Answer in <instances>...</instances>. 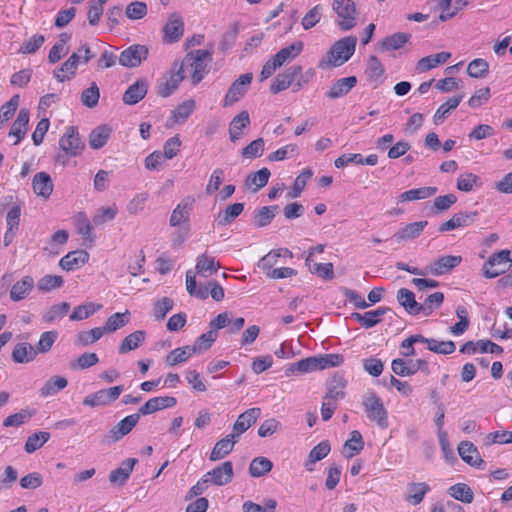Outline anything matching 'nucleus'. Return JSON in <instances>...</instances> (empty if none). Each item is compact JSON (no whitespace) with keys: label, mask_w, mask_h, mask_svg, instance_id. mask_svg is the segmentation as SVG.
I'll return each instance as SVG.
<instances>
[{"label":"nucleus","mask_w":512,"mask_h":512,"mask_svg":"<svg viewBox=\"0 0 512 512\" xmlns=\"http://www.w3.org/2000/svg\"><path fill=\"white\" fill-rule=\"evenodd\" d=\"M357 39L354 36H347L338 40L329 50L327 60H322L319 67H338L347 62L355 52Z\"/></svg>","instance_id":"obj_1"},{"label":"nucleus","mask_w":512,"mask_h":512,"mask_svg":"<svg viewBox=\"0 0 512 512\" xmlns=\"http://www.w3.org/2000/svg\"><path fill=\"white\" fill-rule=\"evenodd\" d=\"M210 60L211 53L208 50H194L185 56L179 68H182L183 72L185 70L191 71L192 84L195 86L202 81L208 72L206 62Z\"/></svg>","instance_id":"obj_2"},{"label":"nucleus","mask_w":512,"mask_h":512,"mask_svg":"<svg viewBox=\"0 0 512 512\" xmlns=\"http://www.w3.org/2000/svg\"><path fill=\"white\" fill-rule=\"evenodd\" d=\"M302 66L293 65L287 68L284 72L278 74L270 87L273 94H278L281 91L286 90L290 86H293V91L300 90L306 83L302 73Z\"/></svg>","instance_id":"obj_3"},{"label":"nucleus","mask_w":512,"mask_h":512,"mask_svg":"<svg viewBox=\"0 0 512 512\" xmlns=\"http://www.w3.org/2000/svg\"><path fill=\"white\" fill-rule=\"evenodd\" d=\"M362 405L371 421L375 422L381 429L388 427V412L379 396L374 392L366 394L363 397Z\"/></svg>","instance_id":"obj_4"},{"label":"nucleus","mask_w":512,"mask_h":512,"mask_svg":"<svg viewBox=\"0 0 512 512\" xmlns=\"http://www.w3.org/2000/svg\"><path fill=\"white\" fill-rule=\"evenodd\" d=\"M512 264L511 253L509 250H501L494 253L484 263L482 271L486 278H495L503 274Z\"/></svg>","instance_id":"obj_5"},{"label":"nucleus","mask_w":512,"mask_h":512,"mask_svg":"<svg viewBox=\"0 0 512 512\" xmlns=\"http://www.w3.org/2000/svg\"><path fill=\"white\" fill-rule=\"evenodd\" d=\"M123 391V386L118 385L107 389H101L83 399V404L89 407L108 406L117 400Z\"/></svg>","instance_id":"obj_6"},{"label":"nucleus","mask_w":512,"mask_h":512,"mask_svg":"<svg viewBox=\"0 0 512 512\" xmlns=\"http://www.w3.org/2000/svg\"><path fill=\"white\" fill-rule=\"evenodd\" d=\"M391 368L396 375L402 377L414 375L417 371H422L426 375L430 373L428 362L423 359L406 361L396 358L392 361Z\"/></svg>","instance_id":"obj_7"},{"label":"nucleus","mask_w":512,"mask_h":512,"mask_svg":"<svg viewBox=\"0 0 512 512\" xmlns=\"http://www.w3.org/2000/svg\"><path fill=\"white\" fill-rule=\"evenodd\" d=\"M333 9L341 20L338 22L343 31H348L356 25L355 6L351 0H334Z\"/></svg>","instance_id":"obj_8"},{"label":"nucleus","mask_w":512,"mask_h":512,"mask_svg":"<svg viewBox=\"0 0 512 512\" xmlns=\"http://www.w3.org/2000/svg\"><path fill=\"white\" fill-rule=\"evenodd\" d=\"M139 419L140 413H135L126 416L112 427V429L105 436L104 441H106L107 443L119 441L133 430V428L137 425Z\"/></svg>","instance_id":"obj_9"},{"label":"nucleus","mask_w":512,"mask_h":512,"mask_svg":"<svg viewBox=\"0 0 512 512\" xmlns=\"http://www.w3.org/2000/svg\"><path fill=\"white\" fill-rule=\"evenodd\" d=\"M252 79V73H246L237 78L229 87L223 101V106L229 107L239 101L246 93Z\"/></svg>","instance_id":"obj_10"},{"label":"nucleus","mask_w":512,"mask_h":512,"mask_svg":"<svg viewBox=\"0 0 512 512\" xmlns=\"http://www.w3.org/2000/svg\"><path fill=\"white\" fill-rule=\"evenodd\" d=\"M148 56V48L145 45L134 44L121 52L118 60L124 67H137Z\"/></svg>","instance_id":"obj_11"},{"label":"nucleus","mask_w":512,"mask_h":512,"mask_svg":"<svg viewBox=\"0 0 512 512\" xmlns=\"http://www.w3.org/2000/svg\"><path fill=\"white\" fill-rule=\"evenodd\" d=\"M59 145L61 149L70 156H77L84 148V144L79 138L77 128L74 126L67 127L66 132L59 141Z\"/></svg>","instance_id":"obj_12"},{"label":"nucleus","mask_w":512,"mask_h":512,"mask_svg":"<svg viewBox=\"0 0 512 512\" xmlns=\"http://www.w3.org/2000/svg\"><path fill=\"white\" fill-rule=\"evenodd\" d=\"M184 33V22L182 18L173 13L169 16L168 22L163 27V41L165 43H175L180 40Z\"/></svg>","instance_id":"obj_13"},{"label":"nucleus","mask_w":512,"mask_h":512,"mask_svg":"<svg viewBox=\"0 0 512 512\" xmlns=\"http://www.w3.org/2000/svg\"><path fill=\"white\" fill-rule=\"evenodd\" d=\"M462 262L461 256L446 255L442 256L428 265L430 274L442 276L449 273Z\"/></svg>","instance_id":"obj_14"},{"label":"nucleus","mask_w":512,"mask_h":512,"mask_svg":"<svg viewBox=\"0 0 512 512\" xmlns=\"http://www.w3.org/2000/svg\"><path fill=\"white\" fill-rule=\"evenodd\" d=\"M233 475L232 462L227 461L207 472L205 477L209 480V483L223 486L232 481Z\"/></svg>","instance_id":"obj_15"},{"label":"nucleus","mask_w":512,"mask_h":512,"mask_svg":"<svg viewBox=\"0 0 512 512\" xmlns=\"http://www.w3.org/2000/svg\"><path fill=\"white\" fill-rule=\"evenodd\" d=\"M387 313L395 315L389 307H378L376 310L368 311L364 314L354 312L351 314V318L357 321L362 327L368 329L377 325L381 321V317Z\"/></svg>","instance_id":"obj_16"},{"label":"nucleus","mask_w":512,"mask_h":512,"mask_svg":"<svg viewBox=\"0 0 512 512\" xmlns=\"http://www.w3.org/2000/svg\"><path fill=\"white\" fill-rule=\"evenodd\" d=\"M177 400L172 396H159L149 399L138 413L141 415H149L165 408H172L176 405Z\"/></svg>","instance_id":"obj_17"},{"label":"nucleus","mask_w":512,"mask_h":512,"mask_svg":"<svg viewBox=\"0 0 512 512\" xmlns=\"http://www.w3.org/2000/svg\"><path fill=\"white\" fill-rule=\"evenodd\" d=\"M458 454L464 462L471 466L479 468L484 464L477 447L470 441H462L459 443Z\"/></svg>","instance_id":"obj_18"},{"label":"nucleus","mask_w":512,"mask_h":512,"mask_svg":"<svg viewBox=\"0 0 512 512\" xmlns=\"http://www.w3.org/2000/svg\"><path fill=\"white\" fill-rule=\"evenodd\" d=\"M487 347H490L491 354H500L503 352L501 346L487 339H481L476 342L468 341L460 348V352L463 354H474L477 350H480L482 353H487Z\"/></svg>","instance_id":"obj_19"},{"label":"nucleus","mask_w":512,"mask_h":512,"mask_svg":"<svg viewBox=\"0 0 512 512\" xmlns=\"http://www.w3.org/2000/svg\"><path fill=\"white\" fill-rule=\"evenodd\" d=\"M260 415L261 409L258 407L247 409L238 416L233 425V430L237 432V435L243 434L256 422Z\"/></svg>","instance_id":"obj_20"},{"label":"nucleus","mask_w":512,"mask_h":512,"mask_svg":"<svg viewBox=\"0 0 512 512\" xmlns=\"http://www.w3.org/2000/svg\"><path fill=\"white\" fill-rule=\"evenodd\" d=\"M148 84L145 80H137L130 85L123 94V102L128 105H134L141 101L147 94Z\"/></svg>","instance_id":"obj_21"},{"label":"nucleus","mask_w":512,"mask_h":512,"mask_svg":"<svg viewBox=\"0 0 512 512\" xmlns=\"http://www.w3.org/2000/svg\"><path fill=\"white\" fill-rule=\"evenodd\" d=\"M185 78L182 68L173 72L169 78L161 79L157 85V92L162 97L170 96L179 86L181 81Z\"/></svg>","instance_id":"obj_22"},{"label":"nucleus","mask_w":512,"mask_h":512,"mask_svg":"<svg viewBox=\"0 0 512 512\" xmlns=\"http://www.w3.org/2000/svg\"><path fill=\"white\" fill-rule=\"evenodd\" d=\"M192 205L193 199H187L180 202L172 211L169 219L170 226L176 227L182 223H188L190 219V213L192 211Z\"/></svg>","instance_id":"obj_23"},{"label":"nucleus","mask_w":512,"mask_h":512,"mask_svg":"<svg viewBox=\"0 0 512 512\" xmlns=\"http://www.w3.org/2000/svg\"><path fill=\"white\" fill-rule=\"evenodd\" d=\"M34 279L27 275L11 286L10 299L14 302L25 299L34 288Z\"/></svg>","instance_id":"obj_24"},{"label":"nucleus","mask_w":512,"mask_h":512,"mask_svg":"<svg viewBox=\"0 0 512 512\" xmlns=\"http://www.w3.org/2000/svg\"><path fill=\"white\" fill-rule=\"evenodd\" d=\"M33 191L36 195L47 199L53 191V182L46 172H38L32 180Z\"/></svg>","instance_id":"obj_25"},{"label":"nucleus","mask_w":512,"mask_h":512,"mask_svg":"<svg viewBox=\"0 0 512 512\" xmlns=\"http://www.w3.org/2000/svg\"><path fill=\"white\" fill-rule=\"evenodd\" d=\"M29 117V111L23 108L19 111L16 120L13 122L9 131V136L16 137L14 145H18L20 141L25 137L29 123Z\"/></svg>","instance_id":"obj_26"},{"label":"nucleus","mask_w":512,"mask_h":512,"mask_svg":"<svg viewBox=\"0 0 512 512\" xmlns=\"http://www.w3.org/2000/svg\"><path fill=\"white\" fill-rule=\"evenodd\" d=\"M427 224L426 220L410 223L397 231L392 239L397 242L415 239L421 235Z\"/></svg>","instance_id":"obj_27"},{"label":"nucleus","mask_w":512,"mask_h":512,"mask_svg":"<svg viewBox=\"0 0 512 512\" xmlns=\"http://www.w3.org/2000/svg\"><path fill=\"white\" fill-rule=\"evenodd\" d=\"M37 356V351L30 343H17L12 351V359L15 363L25 364L32 362Z\"/></svg>","instance_id":"obj_28"},{"label":"nucleus","mask_w":512,"mask_h":512,"mask_svg":"<svg viewBox=\"0 0 512 512\" xmlns=\"http://www.w3.org/2000/svg\"><path fill=\"white\" fill-rule=\"evenodd\" d=\"M137 463V459L128 458L126 459L121 467L112 470L109 474V481L113 484L124 485L128 480L134 465Z\"/></svg>","instance_id":"obj_29"},{"label":"nucleus","mask_w":512,"mask_h":512,"mask_svg":"<svg viewBox=\"0 0 512 512\" xmlns=\"http://www.w3.org/2000/svg\"><path fill=\"white\" fill-rule=\"evenodd\" d=\"M303 48V42L297 41L279 50L272 58L281 67L295 59L302 52Z\"/></svg>","instance_id":"obj_30"},{"label":"nucleus","mask_w":512,"mask_h":512,"mask_svg":"<svg viewBox=\"0 0 512 512\" xmlns=\"http://www.w3.org/2000/svg\"><path fill=\"white\" fill-rule=\"evenodd\" d=\"M357 84V78L355 76H349L345 78L338 79L335 81L327 92V97L336 99L340 98L355 87Z\"/></svg>","instance_id":"obj_31"},{"label":"nucleus","mask_w":512,"mask_h":512,"mask_svg":"<svg viewBox=\"0 0 512 512\" xmlns=\"http://www.w3.org/2000/svg\"><path fill=\"white\" fill-rule=\"evenodd\" d=\"M89 259V254L84 250L72 251L61 258L59 265L63 270L71 271L80 265L85 264Z\"/></svg>","instance_id":"obj_32"},{"label":"nucleus","mask_w":512,"mask_h":512,"mask_svg":"<svg viewBox=\"0 0 512 512\" xmlns=\"http://www.w3.org/2000/svg\"><path fill=\"white\" fill-rule=\"evenodd\" d=\"M270 175L269 169L264 167L255 173L249 174L245 180V186L256 193L267 185Z\"/></svg>","instance_id":"obj_33"},{"label":"nucleus","mask_w":512,"mask_h":512,"mask_svg":"<svg viewBox=\"0 0 512 512\" xmlns=\"http://www.w3.org/2000/svg\"><path fill=\"white\" fill-rule=\"evenodd\" d=\"M219 268L220 264L215 261L214 257L206 254H202L197 257L195 269L199 275L209 277L217 272Z\"/></svg>","instance_id":"obj_34"},{"label":"nucleus","mask_w":512,"mask_h":512,"mask_svg":"<svg viewBox=\"0 0 512 512\" xmlns=\"http://www.w3.org/2000/svg\"><path fill=\"white\" fill-rule=\"evenodd\" d=\"M250 124V117L247 111H242L236 115L229 125V135L232 142L240 139L242 129Z\"/></svg>","instance_id":"obj_35"},{"label":"nucleus","mask_w":512,"mask_h":512,"mask_svg":"<svg viewBox=\"0 0 512 512\" xmlns=\"http://www.w3.org/2000/svg\"><path fill=\"white\" fill-rule=\"evenodd\" d=\"M330 443L328 441H322L312 448L308 455V459L305 463V468L308 471L314 470V464L317 461L324 459L330 452Z\"/></svg>","instance_id":"obj_36"},{"label":"nucleus","mask_w":512,"mask_h":512,"mask_svg":"<svg viewBox=\"0 0 512 512\" xmlns=\"http://www.w3.org/2000/svg\"><path fill=\"white\" fill-rule=\"evenodd\" d=\"M111 128L107 125H100L89 134V145L92 149L102 148L108 141Z\"/></svg>","instance_id":"obj_37"},{"label":"nucleus","mask_w":512,"mask_h":512,"mask_svg":"<svg viewBox=\"0 0 512 512\" xmlns=\"http://www.w3.org/2000/svg\"><path fill=\"white\" fill-rule=\"evenodd\" d=\"M346 386V381L342 376L336 375L334 376L328 385V391L326 395L324 396V399L335 401L337 403L338 400L343 399L344 394V388Z\"/></svg>","instance_id":"obj_38"},{"label":"nucleus","mask_w":512,"mask_h":512,"mask_svg":"<svg viewBox=\"0 0 512 512\" xmlns=\"http://www.w3.org/2000/svg\"><path fill=\"white\" fill-rule=\"evenodd\" d=\"M437 190V187L433 186L411 189L401 193L399 196V200L405 202L426 199L431 196H434L437 193Z\"/></svg>","instance_id":"obj_39"},{"label":"nucleus","mask_w":512,"mask_h":512,"mask_svg":"<svg viewBox=\"0 0 512 512\" xmlns=\"http://www.w3.org/2000/svg\"><path fill=\"white\" fill-rule=\"evenodd\" d=\"M146 333L143 330H137L126 336L120 346L119 353L125 354L131 350L137 349L145 341Z\"/></svg>","instance_id":"obj_40"},{"label":"nucleus","mask_w":512,"mask_h":512,"mask_svg":"<svg viewBox=\"0 0 512 512\" xmlns=\"http://www.w3.org/2000/svg\"><path fill=\"white\" fill-rule=\"evenodd\" d=\"M316 370H318L317 357H308L290 364L285 370V374L290 376L295 373H307Z\"/></svg>","instance_id":"obj_41"},{"label":"nucleus","mask_w":512,"mask_h":512,"mask_svg":"<svg viewBox=\"0 0 512 512\" xmlns=\"http://www.w3.org/2000/svg\"><path fill=\"white\" fill-rule=\"evenodd\" d=\"M195 353V348L192 345L176 348L166 356V363L170 366H175L186 362Z\"/></svg>","instance_id":"obj_42"},{"label":"nucleus","mask_w":512,"mask_h":512,"mask_svg":"<svg viewBox=\"0 0 512 512\" xmlns=\"http://www.w3.org/2000/svg\"><path fill=\"white\" fill-rule=\"evenodd\" d=\"M397 300L410 314H419L418 307L420 304L415 300L414 293L409 289L401 288L398 290Z\"/></svg>","instance_id":"obj_43"},{"label":"nucleus","mask_w":512,"mask_h":512,"mask_svg":"<svg viewBox=\"0 0 512 512\" xmlns=\"http://www.w3.org/2000/svg\"><path fill=\"white\" fill-rule=\"evenodd\" d=\"M195 108V102L192 99L186 100L177 106L175 110L172 111V115L169 118L170 126L178 122H184L187 118L192 114Z\"/></svg>","instance_id":"obj_44"},{"label":"nucleus","mask_w":512,"mask_h":512,"mask_svg":"<svg viewBox=\"0 0 512 512\" xmlns=\"http://www.w3.org/2000/svg\"><path fill=\"white\" fill-rule=\"evenodd\" d=\"M313 172L310 168L304 169L295 179L291 190L287 193V198H298L304 191L308 181L312 178Z\"/></svg>","instance_id":"obj_45"},{"label":"nucleus","mask_w":512,"mask_h":512,"mask_svg":"<svg viewBox=\"0 0 512 512\" xmlns=\"http://www.w3.org/2000/svg\"><path fill=\"white\" fill-rule=\"evenodd\" d=\"M450 57L451 54L449 52H440L437 54L429 55L427 57L421 58L418 61L417 67L421 71H428L440 64H444Z\"/></svg>","instance_id":"obj_46"},{"label":"nucleus","mask_w":512,"mask_h":512,"mask_svg":"<svg viewBox=\"0 0 512 512\" xmlns=\"http://www.w3.org/2000/svg\"><path fill=\"white\" fill-rule=\"evenodd\" d=\"M68 384L66 378L62 376H53L49 378L44 386L40 390V394L43 397L55 395L59 391L63 390Z\"/></svg>","instance_id":"obj_47"},{"label":"nucleus","mask_w":512,"mask_h":512,"mask_svg":"<svg viewBox=\"0 0 512 512\" xmlns=\"http://www.w3.org/2000/svg\"><path fill=\"white\" fill-rule=\"evenodd\" d=\"M244 210L243 203H234L228 205L223 211L218 214V225L226 226L237 218Z\"/></svg>","instance_id":"obj_48"},{"label":"nucleus","mask_w":512,"mask_h":512,"mask_svg":"<svg viewBox=\"0 0 512 512\" xmlns=\"http://www.w3.org/2000/svg\"><path fill=\"white\" fill-rule=\"evenodd\" d=\"M102 305L93 302H87L74 308L69 316L71 321H81L92 316L96 311L100 310Z\"/></svg>","instance_id":"obj_49"},{"label":"nucleus","mask_w":512,"mask_h":512,"mask_svg":"<svg viewBox=\"0 0 512 512\" xmlns=\"http://www.w3.org/2000/svg\"><path fill=\"white\" fill-rule=\"evenodd\" d=\"M129 312L125 313H114L105 322V325L102 328L104 333H113L118 329L124 327L129 321Z\"/></svg>","instance_id":"obj_50"},{"label":"nucleus","mask_w":512,"mask_h":512,"mask_svg":"<svg viewBox=\"0 0 512 512\" xmlns=\"http://www.w3.org/2000/svg\"><path fill=\"white\" fill-rule=\"evenodd\" d=\"M364 448V441L361 433L357 430H354L350 433V438L344 443L343 449L344 452L349 451L346 454L347 458H352L354 455L358 454Z\"/></svg>","instance_id":"obj_51"},{"label":"nucleus","mask_w":512,"mask_h":512,"mask_svg":"<svg viewBox=\"0 0 512 512\" xmlns=\"http://www.w3.org/2000/svg\"><path fill=\"white\" fill-rule=\"evenodd\" d=\"M278 206H264L254 212V224L257 227H265L271 223L275 217Z\"/></svg>","instance_id":"obj_52"},{"label":"nucleus","mask_w":512,"mask_h":512,"mask_svg":"<svg viewBox=\"0 0 512 512\" xmlns=\"http://www.w3.org/2000/svg\"><path fill=\"white\" fill-rule=\"evenodd\" d=\"M410 35L404 32H398L383 39L380 43L382 50H397L408 42Z\"/></svg>","instance_id":"obj_53"},{"label":"nucleus","mask_w":512,"mask_h":512,"mask_svg":"<svg viewBox=\"0 0 512 512\" xmlns=\"http://www.w3.org/2000/svg\"><path fill=\"white\" fill-rule=\"evenodd\" d=\"M273 467L272 462L266 457L254 458L249 466V473L252 477H261L270 472Z\"/></svg>","instance_id":"obj_54"},{"label":"nucleus","mask_w":512,"mask_h":512,"mask_svg":"<svg viewBox=\"0 0 512 512\" xmlns=\"http://www.w3.org/2000/svg\"><path fill=\"white\" fill-rule=\"evenodd\" d=\"M449 494L456 500L464 503H471L474 499V494L471 488L464 483H458L449 488Z\"/></svg>","instance_id":"obj_55"},{"label":"nucleus","mask_w":512,"mask_h":512,"mask_svg":"<svg viewBox=\"0 0 512 512\" xmlns=\"http://www.w3.org/2000/svg\"><path fill=\"white\" fill-rule=\"evenodd\" d=\"M50 438V434L45 431H39L30 435L26 442L24 449L27 453H33L41 448Z\"/></svg>","instance_id":"obj_56"},{"label":"nucleus","mask_w":512,"mask_h":512,"mask_svg":"<svg viewBox=\"0 0 512 512\" xmlns=\"http://www.w3.org/2000/svg\"><path fill=\"white\" fill-rule=\"evenodd\" d=\"M462 98L463 96L462 95H459V96H454V97H451L449 98L445 103H443L442 105H440V107L436 110L435 114H434V122L436 124L440 123L441 121H443L447 114L457 108V106L460 104V102L462 101Z\"/></svg>","instance_id":"obj_57"},{"label":"nucleus","mask_w":512,"mask_h":512,"mask_svg":"<svg viewBox=\"0 0 512 512\" xmlns=\"http://www.w3.org/2000/svg\"><path fill=\"white\" fill-rule=\"evenodd\" d=\"M233 447L234 441L225 438L219 440L211 451L210 460L217 461L223 459L233 450Z\"/></svg>","instance_id":"obj_58"},{"label":"nucleus","mask_w":512,"mask_h":512,"mask_svg":"<svg viewBox=\"0 0 512 512\" xmlns=\"http://www.w3.org/2000/svg\"><path fill=\"white\" fill-rule=\"evenodd\" d=\"M105 333L101 327L78 333L75 343L79 346H88L98 341Z\"/></svg>","instance_id":"obj_59"},{"label":"nucleus","mask_w":512,"mask_h":512,"mask_svg":"<svg viewBox=\"0 0 512 512\" xmlns=\"http://www.w3.org/2000/svg\"><path fill=\"white\" fill-rule=\"evenodd\" d=\"M444 301V294L442 292H435L429 295L423 304L418 307L419 314L423 313L428 316L432 313L434 308H438Z\"/></svg>","instance_id":"obj_60"},{"label":"nucleus","mask_w":512,"mask_h":512,"mask_svg":"<svg viewBox=\"0 0 512 512\" xmlns=\"http://www.w3.org/2000/svg\"><path fill=\"white\" fill-rule=\"evenodd\" d=\"M489 72V64L482 58L471 61L467 67V73L473 78H484Z\"/></svg>","instance_id":"obj_61"},{"label":"nucleus","mask_w":512,"mask_h":512,"mask_svg":"<svg viewBox=\"0 0 512 512\" xmlns=\"http://www.w3.org/2000/svg\"><path fill=\"white\" fill-rule=\"evenodd\" d=\"M367 77L374 82H379L384 74V67L376 56H370L365 71Z\"/></svg>","instance_id":"obj_62"},{"label":"nucleus","mask_w":512,"mask_h":512,"mask_svg":"<svg viewBox=\"0 0 512 512\" xmlns=\"http://www.w3.org/2000/svg\"><path fill=\"white\" fill-rule=\"evenodd\" d=\"M217 332L215 330H209L206 333L200 335L195 343L192 345L195 348L196 353H203L207 351L217 339Z\"/></svg>","instance_id":"obj_63"},{"label":"nucleus","mask_w":512,"mask_h":512,"mask_svg":"<svg viewBox=\"0 0 512 512\" xmlns=\"http://www.w3.org/2000/svg\"><path fill=\"white\" fill-rule=\"evenodd\" d=\"M100 98V91L95 82H92L91 85L85 89L81 94V102L84 106L88 108L95 107Z\"/></svg>","instance_id":"obj_64"}]
</instances>
